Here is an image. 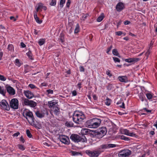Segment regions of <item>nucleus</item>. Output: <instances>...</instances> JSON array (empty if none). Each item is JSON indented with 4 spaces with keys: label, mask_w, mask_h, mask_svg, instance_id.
Wrapping results in <instances>:
<instances>
[{
    "label": "nucleus",
    "mask_w": 157,
    "mask_h": 157,
    "mask_svg": "<svg viewBox=\"0 0 157 157\" xmlns=\"http://www.w3.org/2000/svg\"><path fill=\"white\" fill-rule=\"evenodd\" d=\"M120 138L121 140H123L125 141H128L130 140L129 138L126 137L124 135L121 136L120 137Z\"/></svg>",
    "instance_id": "obj_34"
},
{
    "label": "nucleus",
    "mask_w": 157,
    "mask_h": 157,
    "mask_svg": "<svg viewBox=\"0 0 157 157\" xmlns=\"http://www.w3.org/2000/svg\"><path fill=\"white\" fill-rule=\"evenodd\" d=\"M70 138L75 142H86L87 141V139L84 136H79L77 134H72L71 135Z\"/></svg>",
    "instance_id": "obj_3"
},
{
    "label": "nucleus",
    "mask_w": 157,
    "mask_h": 157,
    "mask_svg": "<svg viewBox=\"0 0 157 157\" xmlns=\"http://www.w3.org/2000/svg\"><path fill=\"white\" fill-rule=\"evenodd\" d=\"M35 114L37 117L41 118L44 117L45 113L43 111H37L35 112Z\"/></svg>",
    "instance_id": "obj_17"
},
{
    "label": "nucleus",
    "mask_w": 157,
    "mask_h": 157,
    "mask_svg": "<svg viewBox=\"0 0 157 157\" xmlns=\"http://www.w3.org/2000/svg\"><path fill=\"white\" fill-rule=\"evenodd\" d=\"M0 105L2 108L4 110L9 111L10 109V105L9 104L5 99L2 100L0 101Z\"/></svg>",
    "instance_id": "obj_9"
},
{
    "label": "nucleus",
    "mask_w": 157,
    "mask_h": 157,
    "mask_svg": "<svg viewBox=\"0 0 157 157\" xmlns=\"http://www.w3.org/2000/svg\"><path fill=\"white\" fill-rule=\"evenodd\" d=\"M59 41L60 43L63 44L64 42V38L63 36H61L60 38L59 39Z\"/></svg>",
    "instance_id": "obj_47"
},
{
    "label": "nucleus",
    "mask_w": 157,
    "mask_h": 157,
    "mask_svg": "<svg viewBox=\"0 0 157 157\" xmlns=\"http://www.w3.org/2000/svg\"><path fill=\"white\" fill-rule=\"evenodd\" d=\"M21 45L22 48H24L26 47L25 44L23 42H21Z\"/></svg>",
    "instance_id": "obj_59"
},
{
    "label": "nucleus",
    "mask_w": 157,
    "mask_h": 157,
    "mask_svg": "<svg viewBox=\"0 0 157 157\" xmlns=\"http://www.w3.org/2000/svg\"><path fill=\"white\" fill-rule=\"evenodd\" d=\"M150 52H151L150 50V49H149L147 50V51L145 53V55L147 57H146L147 59L148 58L149 56L150 53Z\"/></svg>",
    "instance_id": "obj_45"
},
{
    "label": "nucleus",
    "mask_w": 157,
    "mask_h": 157,
    "mask_svg": "<svg viewBox=\"0 0 157 157\" xmlns=\"http://www.w3.org/2000/svg\"><path fill=\"white\" fill-rule=\"evenodd\" d=\"M88 14H83L80 18V19L82 20H85L87 17L88 16Z\"/></svg>",
    "instance_id": "obj_32"
},
{
    "label": "nucleus",
    "mask_w": 157,
    "mask_h": 157,
    "mask_svg": "<svg viewBox=\"0 0 157 157\" xmlns=\"http://www.w3.org/2000/svg\"><path fill=\"white\" fill-rule=\"evenodd\" d=\"M46 41V39L45 38L40 39L38 41V44L39 45L41 46L45 44Z\"/></svg>",
    "instance_id": "obj_22"
},
{
    "label": "nucleus",
    "mask_w": 157,
    "mask_h": 157,
    "mask_svg": "<svg viewBox=\"0 0 157 157\" xmlns=\"http://www.w3.org/2000/svg\"><path fill=\"white\" fill-rule=\"evenodd\" d=\"M10 19L11 20H13V21H16V19L13 16H11L10 17Z\"/></svg>",
    "instance_id": "obj_62"
},
{
    "label": "nucleus",
    "mask_w": 157,
    "mask_h": 157,
    "mask_svg": "<svg viewBox=\"0 0 157 157\" xmlns=\"http://www.w3.org/2000/svg\"><path fill=\"white\" fill-rule=\"evenodd\" d=\"M79 70L81 72H84L85 70V69L83 66H80L79 67Z\"/></svg>",
    "instance_id": "obj_55"
},
{
    "label": "nucleus",
    "mask_w": 157,
    "mask_h": 157,
    "mask_svg": "<svg viewBox=\"0 0 157 157\" xmlns=\"http://www.w3.org/2000/svg\"><path fill=\"white\" fill-rule=\"evenodd\" d=\"M130 23V22L128 21H124V23L125 25H128Z\"/></svg>",
    "instance_id": "obj_64"
},
{
    "label": "nucleus",
    "mask_w": 157,
    "mask_h": 157,
    "mask_svg": "<svg viewBox=\"0 0 157 157\" xmlns=\"http://www.w3.org/2000/svg\"><path fill=\"white\" fill-rule=\"evenodd\" d=\"M60 141L63 143L68 145L70 143V141L69 137L65 135H61L59 136Z\"/></svg>",
    "instance_id": "obj_10"
},
{
    "label": "nucleus",
    "mask_w": 157,
    "mask_h": 157,
    "mask_svg": "<svg viewBox=\"0 0 157 157\" xmlns=\"http://www.w3.org/2000/svg\"><path fill=\"white\" fill-rule=\"evenodd\" d=\"M15 65L19 67H20L21 65V63L20 62L19 59H15Z\"/></svg>",
    "instance_id": "obj_35"
},
{
    "label": "nucleus",
    "mask_w": 157,
    "mask_h": 157,
    "mask_svg": "<svg viewBox=\"0 0 157 157\" xmlns=\"http://www.w3.org/2000/svg\"><path fill=\"white\" fill-rule=\"evenodd\" d=\"M24 117H25L29 122H34V118L33 113L29 110L27 109L25 110L23 113Z\"/></svg>",
    "instance_id": "obj_4"
},
{
    "label": "nucleus",
    "mask_w": 157,
    "mask_h": 157,
    "mask_svg": "<svg viewBox=\"0 0 157 157\" xmlns=\"http://www.w3.org/2000/svg\"><path fill=\"white\" fill-rule=\"evenodd\" d=\"M112 48V45H111L109 47L107 48L106 53L108 54H109V52L110 51Z\"/></svg>",
    "instance_id": "obj_51"
},
{
    "label": "nucleus",
    "mask_w": 157,
    "mask_h": 157,
    "mask_svg": "<svg viewBox=\"0 0 157 157\" xmlns=\"http://www.w3.org/2000/svg\"><path fill=\"white\" fill-rule=\"evenodd\" d=\"M7 49L9 51H11L13 49V45L12 44H9L8 45Z\"/></svg>",
    "instance_id": "obj_44"
},
{
    "label": "nucleus",
    "mask_w": 157,
    "mask_h": 157,
    "mask_svg": "<svg viewBox=\"0 0 157 157\" xmlns=\"http://www.w3.org/2000/svg\"><path fill=\"white\" fill-rule=\"evenodd\" d=\"M66 2V0H61L59 3V6L60 8H62Z\"/></svg>",
    "instance_id": "obj_31"
},
{
    "label": "nucleus",
    "mask_w": 157,
    "mask_h": 157,
    "mask_svg": "<svg viewBox=\"0 0 157 157\" xmlns=\"http://www.w3.org/2000/svg\"><path fill=\"white\" fill-rule=\"evenodd\" d=\"M25 95L28 98L31 99L33 97V94L29 90L24 91Z\"/></svg>",
    "instance_id": "obj_15"
},
{
    "label": "nucleus",
    "mask_w": 157,
    "mask_h": 157,
    "mask_svg": "<svg viewBox=\"0 0 157 157\" xmlns=\"http://www.w3.org/2000/svg\"><path fill=\"white\" fill-rule=\"evenodd\" d=\"M18 101L16 98L12 99L10 102V106L14 109H17L18 108Z\"/></svg>",
    "instance_id": "obj_8"
},
{
    "label": "nucleus",
    "mask_w": 157,
    "mask_h": 157,
    "mask_svg": "<svg viewBox=\"0 0 157 157\" xmlns=\"http://www.w3.org/2000/svg\"><path fill=\"white\" fill-rule=\"evenodd\" d=\"M43 5V4L41 3H40L38 4L36 9V12H38L40 9L42 8Z\"/></svg>",
    "instance_id": "obj_30"
},
{
    "label": "nucleus",
    "mask_w": 157,
    "mask_h": 157,
    "mask_svg": "<svg viewBox=\"0 0 157 157\" xmlns=\"http://www.w3.org/2000/svg\"><path fill=\"white\" fill-rule=\"evenodd\" d=\"M7 92L10 95H13L15 94V91L14 89L10 86L6 87Z\"/></svg>",
    "instance_id": "obj_11"
},
{
    "label": "nucleus",
    "mask_w": 157,
    "mask_h": 157,
    "mask_svg": "<svg viewBox=\"0 0 157 157\" xmlns=\"http://www.w3.org/2000/svg\"><path fill=\"white\" fill-rule=\"evenodd\" d=\"M20 141H21L22 142V143H24L25 141V140L22 136H21L20 137Z\"/></svg>",
    "instance_id": "obj_58"
},
{
    "label": "nucleus",
    "mask_w": 157,
    "mask_h": 157,
    "mask_svg": "<svg viewBox=\"0 0 157 157\" xmlns=\"http://www.w3.org/2000/svg\"><path fill=\"white\" fill-rule=\"evenodd\" d=\"M101 152L100 148L93 151L86 150L85 151L86 153L90 157H98Z\"/></svg>",
    "instance_id": "obj_5"
},
{
    "label": "nucleus",
    "mask_w": 157,
    "mask_h": 157,
    "mask_svg": "<svg viewBox=\"0 0 157 157\" xmlns=\"http://www.w3.org/2000/svg\"><path fill=\"white\" fill-rule=\"evenodd\" d=\"M71 152L72 155L73 156H77L81 155V154L80 153L76 151H72Z\"/></svg>",
    "instance_id": "obj_36"
},
{
    "label": "nucleus",
    "mask_w": 157,
    "mask_h": 157,
    "mask_svg": "<svg viewBox=\"0 0 157 157\" xmlns=\"http://www.w3.org/2000/svg\"><path fill=\"white\" fill-rule=\"evenodd\" d=\"M53 109L54 114L56 115H58L60 112L59 108L57 106Z\"/></svg>",
    "instance_id": "obj_20"
},
{
    "label": "nucleus",
    "mask_w": 157,
    "mask_h": 157,
    "mask_svg": "<svg viewBox=\"0 0 157 157\" xmlns=\"http://www.w3.org/2000/svg\"><path fill=\"white\" fill-rule=\"evenodd\" d=\"M112 53L115 56H117L119 57H120V56L119 53H118L117 49H114L112 50Z\"/></svg>",
    "instance_id": "obj_24"
},
{
    "label": "nucleus",
    "mask_w": 157,
    "mask_h": 157,
    "mask_svg": "<svg viewBox=\"0 0 157 157\" xmlns=\"http://www.w3.org/2000/svg\"><path fill=\"white\" fill-rule=\"evenodd\" d=\"M80 27L78 23H77L76 26L75 28L74 31V33H77L79 32V31Z\"/></svg>",
    "instance_id": "obj_27"
},
{
    "label": "nucleus",
    "mask_w": 157,
    "mask_h": 157,
    "mask_svg": "<svg viewBox=\"0 0 157 157\" xmlns=\"http://www.w3.org/2000/svg\"><path fill=\"white\" fill-rule=\"evenodd\" d=\"M122 133L130 136H134L135 134L132 132H130L127 129H123L122 130Z\"/></svg>",
    "instance_id": "obj_13"
},
{
    "label": "nucleus",
    "mask_w": 157,
    "mask_h": 157,
    "mask_svg": "<svg viewBox=\"0 0 157 157\" xmlns=\"http://www.w3.org/2000/svg\"><path fill=\"white\" fill-rule=\"evenodd\" d=\"M17 146L19 149L22 151H24L25 149V147L22 145L18 144Z\"/></svg>",
    "instance_id": "obj_40"
},
{
    "label": "nucleus",
    "mask_w": 157,
    "mask_h": 157,
    "mask_svg": "<svg viewBox=\"0 0 157 157\" xmlns=\"http://www.w3.org/2000/svg\"><path fill=\"white\" fill-rule=\"evenodd\" d=\"M146 95L148 99L149 100L151 99L153 97L152 94L150 93H146Z\"/></svg>",
    "instance_id": "obj_28"
},
{
    "label": "nucleus",
    "mask_w": 157,
    "mask_h": 157,
    "mask_svg": "<svg viewBox=\"0 0 157 157\" xmlns=\"http://www.w3.org/2000/svg\"><path fill=\"white\" fill-rule=\"evenodd\" d=\"M46 92L47 93V94H52L53 93V91L52 90L49 89L46 90Z\"/></svg>",
    "instance_id": "obj_49"
},
{
    "label": "nucleus",
    "mask_w": 157,
    "mask_h": 157,
    "mask_svg": "<svg viewBox=\"0 0 157 157\" xmlns=\"http://www.w3.org/2000/svg\"><path fill=\"white\" fill-rule=\"evenodd\" d=\"M104 18V14L102 13L101 15L99 16L97 19V21L98 22H100L101 21L103 18Z\"/></svg>",
    "instance_id": "obj_25"
},
{
    "label": "nucleus",
    "mask_w": 157,
    "mask_h": 157,
    "mask_svg": "<svg viewBox=\"0 0 157 157\" xmlns=\"http://www.w3.org/2000/svg\"><path fill=\"white\" fill-rule=\"evenodd\" d=\"M117 145L114 144H107L108 148H113L116 147Z\"/></svg>",
    "instance_id": "obj_37"
},
{
    "label": "nucleus",
    "mask_w": 157,
    "mask_h": 157,
    "mask_svg": "<svg viewBox=\"0 0 157 157\" xmlns=\"http://www.w3.org/2000/svg\"><path fill=\"white\" fill-rule=\"evenodd\" d=\"M71 94H72V96H75L77 95V92L75 90L71 92Z\"/></svg>",
    "instance_id": "obj_56"
},
{
    "label": "nucleus",
    "mask_w": 157,
    "mask_h": 157,
    "mask_svg": "<svg viewBox=\"0 0 157 157\" xmlns=\"http://www.w3.org/2000/svg\"><path fill=\"white\" fill-rule=\"evenodd\" d=\"M113 59L114 62L115 63H120V60L118 58L116 57H113Z\"/></svg>",
    "instance_id": "obj_43"
},
{
    "label": "nucleus",
    "mask_w": 157,
    "mask_h": 157,
    "mask_svg": "<svg viewBox=\"0 0 157 157\" xmlns=\"http://www.w3.org/2000/svg\"><path fill=\"white\" fill-rule=\"evenodd\" d=\"M34 17L36 22L37 23L40 24L42 23V21L40 20L39 18L37 16L36 12L34 13Z\"/></svg>",
    "instance_id": "obj_19"
},
{
    "label": "nucleus",
    "mask_w": 157,
    "mask_h": 157,
    "mask_svg": "<svg viewBox=\"0 0 157 157\" xmlns=\"http://www.w3.org/2000/svg\"><path fill=\"white\" fill-rule=\"evenodd\" d=\"M118 80L121 82L127 83L128 82L127 77L126 76H120L118 77Z\"/></svg>",
    "instance_id": "obj_14"
},
{
    "label": "nucleus",
    "mask_w": 157,
    "mask_h": 157,
    "mask_svg": "<svg viewBox=\"0 0 157 157\" xmlns=\"http://www.w3.org/2000/svg\"><path fill=\"white\" fill-rule=\"evenodd\" d=\"M106 74L110 77H111L112 76V74L111 73L110 71L109 70L106 71Z\"/></svg>",
    "instance_id": "obj_50"
},
{
    "label": "nucleus",
    "mask_w": 157,
    "mask_h": 157,
    "mask_svg": "<svg viewBox=\"0 0 157 157\" xmlns=\"http://www.w3.org/2000/svg\"><path fill=\"white\" fill-rule=\"evenodd\" d=\"M140 60V59L139 58H129L127 59H125V61L128 63H135L137 62Z\"/></svg>",
    "instance_id": "obj_18"
},
{
    "label": "nucleus",
    "mask_w": 157,
    "mask_h": 157,
    "mask_svg": "<svg viewBox=\"0 0 157 157\" xmlns=\"http://www.w3.org/2000/svg\"><path fill=\"white\" fill-rule=\"evenodd\" d=\"M36 105V103L34 101L32 100H30L29 106L32 107H34Z\"/></svg>",
    "instance_id": "obj_26"
},
{
    "label": "nucleus",
    "mask_w": 157,
    "mask_h": 157,
    "mask_svg": "<svg viewBox=\"0 0 157 157\" xmlns=\"http://www.w3.org/2000/svg\"><path fill=\"white\" fill-rule=\"evenodd\" d=\"M20 134V133L19 132H17L16 133H14L13 135V137H17Z\"/></svg>",
    "instance_id": "obj_57"
},
{
    "label": "nucleus",
    "mask_w": 157,
    "mask_h": 157,
    "mask_svg": "<svg viewBox=\"0 0 157 157\" xmlns=\"http://www.w3.org/2000/svg\"><path fill=\"white\" fill-rule=\"evenodd\" d=\"M48 84L45 82H43L41 84V86H47Z\"/></svg>",
    "instance_id": "obj_60"
},
{
    "label": "nucleus",
    "mask_w": 157,
    "mask_h": 157,
    "mask_svg": "<svg viewBox=\"0 0 157 157\" xmlns=\"http://www.w3.org/2000/svg\"><path fill=\"white\" fill-rule=\"evenodd\" d=\"M28 87L32 89H37L38 88L34 85L32 84H30L29 85Z\"/></svg>",
    "instance_id": "obj_42"
},
{
    "label": "nucleus",
    "mask_w": 157,
    "mask_h": 157,
    "mask_svg": "<svg viewBox=\"0 0 157 157\" xmlns=\"http://www.w3.org/2000/svg\"><path fill=\"white\" fill-rule=\"evenodd\" d=\"M143 109L144 110H145L146 111L147 113H150V112H151V110H148V109H147L146 108H144Z\"/></svg>",
    "instance_id": "obj_63"
},
{
    "label": "nucleus",
    "mask_w": 157,
    "mask_h": 157,
    "mask_svg": "<svg viewBox=\"0 0 157 157\" xmlns=\"http://www.w3.org/2000/svg\"><path fill=\"white\" fill-rule=\"evenodd\" d=\"M27 135L29 138L32 137V135L29 129H27L26 131Z\"/></svg>",
    "instance_id": "obj_39"
},
{
    "label": "nucleus",
    "mask_w": 157,
    "mask_h": 157,
    "mask_svg": "<svg viewBox=\"0 0 157 157\" xmlns=\"http://www.w3.org/2000/svg\"><path fill=\"white\" fill-rule=\"evenodd\" d=\"M51 2L50 3V5L51 6H55L56 4V0H51Z\"/></svg>",
    "instance_id": "obj_46"
},
{
    "label": "nucleus",
    "mask_w": 157,
    "mask_h": 157,
    "mask_svg": "<svg viewBox=\"0 0 157 157\" xmlns=\"http://www.w3.org/2000/svg\"><path fill=\"white\" fill-rule=\"evenodd\" d=\"M138 96L140 99L142 101H144V99L145 98V96L143 92L140 93L139 94Z\"/></svg>",
    "instance_id": "obj_23"
},
{
    "label": "nucleus",
    "mask_w": 157,
    "mask_h": 157,
    "mask_svg": "<svg viewBox=\"0 0 157 157\" xmlns=\"http://www.w3.org/2000/svg\"><path fill=\"white\" fill-rule=\"evenodd\" d=\"M101 122L100 119L94 118L88 120L86 123V126L90 128H96L99 126Z\"/></svg>",
    "instance_id": "obj_1"
},
{
    "label": "nucleus",
    "mask_w": 157,
    "mask_h": 157,
    "mask_svg": "<svg viewBox=\"0 0 157 157\" xmlns=\"http://www.w3.org/2000/svg\"><path fill=\"white\" fill-rule=\"evenodd\" d=\"M81 85H82L81 83V82H79L77 86L78 87V88H79V89H80L81 87Z\"/></svg>",
    "instance_id": "obj_61"
},
{
    "label": "nucleus",
    "mask_w": 157,
    "mask_h": 157,
    "mask_svg": "<svg viewBox=\"0 0 157 157\" xmlns=\"http://www.w3.org/2000/svg\"><path fill=\"white\" fill-rule=\"evenodd\" d=\"M115 34L118 36H120L123 34V32L121 31H119L115 33Z\"/></svg>",
    "instance_id": "obj_53"
},
{
    "label": "nucleus",
    "mask_w": 157,
    "mask_h": 157,
    "mask_svg": "<svg viewBox=\"0 0 157 157\" xmlns=\"http://www.w3.org/2000/svg\"><path fill=\"white\" fill-rule=\"evenodd\" d=\"M111 100L108 98H107L106 100V101L105 102V104L108 105L109 106V105L111 104Z\"/></svg>",
    "instance_id": "obj_33"
},
{
    "label": "nucleus",
    "mask_w": 157,
    "mask_h": 157,
    "mask_svg": "<svg viewBox=\"0 0 157 157\" xmlns=\"http://www.w3.org/2000/svg\"><path fill=\"white\" fill-rule=\"evenodd\" d=\"M100 148V150L101 151V149H106L108 148V147H107V144H102L101 145L100 147L98 148V149Z\"/></svg>",
    "instance_id": "obj_41"
},
{
    "label": "nucleus",
    "mask_w": 157,
    "mask_h": 157,
    "mask_svg": "<svg viewBox=\"0 0 157 157\" xmlns=\"http://www.w3.org/2000/svg\"><path fill=\"white\" fill-rule=\"evenodd\" d=\"M65 124L68 127H71L73 126L74 124L72 122L67 121L66 122Z\"/></svg>",
    "instance_id": "obj_29"
},
{
    "label": "nucleus",
    "mask_w": 157,
    "mask_h": 157,
    "mask_svg": "<svg viewBox=\"0 0 157 157\" xmlns=\"http://www.w3.org/2000/svg\"><path fill=\"white\" fill-rule=\"evenodd\" d=\"M132 153L129 149H124L118 153L119 157H128Z\"/></svg>",
    "instance_id": "obj_7"
},
{
    "label": "nucleus",
    "mask_w": 157,
    "mask_h": 157,
    "mask_svg": "<svg viewBox=\"0 0 157 157\" xmlns=\"http://www.w3.org/2000/svg\"><path fill=\"white\" fill-rule=\"evenodd\" d=\"M6 78L3 75L0 74V80L2 81H5L6 80Z\"/></svg>",
    "instance_id": "obj_48"
},
{
    "label": "nucleus",
    "mask_w": 157,
    "mask_h": 157,
    "mask_svg": "<svg viewBox=\"0 0 157 157\" xmlns=\"http://www.w3.org/2000/svg\"><path fill=\"white\" fill-rule=\"evenodd\" d=\"M73 120L76 124H79L85 118L84 113L81 111H76L73 114Z\"/></svg>",
    "instance_id": "obj_2"
},
{
    "label": "nucleus",
    "mask_w": 157,
    "mask_h": 157,
    "mask_svg": "<svg viewBox=\"0 0 157 157\" xmlns=\"http://www.w3.org/2000/svg\"><path fill=\"white\" fill-rule=\"evenodd\" d=\"M124 7L123 3L119 2L116 5V9L117 11L120 12L124 9Z\"/></svg>",
    "instance_id": "obj_16"
},
{
    "label": "nucleus",
    "mask_w": 157,
    "mask_h": 157,
    "mask_svg": "<svg viewBox=\"0 0 157 157\" xmlns=\"http://www.w3.org/2000/svg\"><path fill=\"white\" fill-rule=\"evenodd\" d=\"M89 130V129H88L84 128V129H83L81 131L84 133H85V132L86 133L87 132H88Z\"/></svg>",
    "instance_id": "obj_54"
},
{
    "label": "nucleus",
    "mask_w": 157,
    "mask_h": 157,
    "mask_svg": "<svg viewBox=\"0 0 157 157\" xmlns=\"http://www.w3.org/2000/svg\"><path fill=\"white\" fill-rule=\"evenodd\" d=\"M30 101V100H28L27 99H25L24 100V103L25 105H29Z\"/></svg>",
    "instance_id": "obj_38"
},
{
    "label": "nucleus",
    "mask_w": 157,
    "mask_h": 157,
    "mask_svg": "<svg viewBox=\"0 0 157 157\" xmlns=\"http://www.w3.org/2000/svg\"><path fill=\"white\" fill-rule=\"evenodd\" d=\"M48 106L50 108H54L57 106V103L55 100H53L48 101Z\"/></svg>",
    "instance_id": "obj_12"
},
{
    "label": "nucleus",
    "mask_w": 157,
    "mask_h": 157,
    "mask_svg": "<svg viewBox=\"0 0 157 157\" xmlns=\"http://www.w3.org/2000/svg\"><path fill=\"white\" fill-rule=\"evenodd\" d=\"M26 55L30 60H33L34 59L33 54L32 52L30 50H29V51L26 53Z\"/></svg>",
    "instance_id": "obj_21"
},
{
    "label": "nucleus",
    "mask_w": 157,
    "mask_h": 157,
    "mask_svg": "<svg viewBox=\"0 0 157 157\" xmlns=\"http://www.w3.org/2000/svg\"><path fill=\"white\" fill-rule=\"evenodd\" d=\"M107 129L105 127H101L99 128L97 132L98 137L100 138L105 135L107 133Z\"/></svg>",
    "instance_id": "obj_6"
},
{
    "label": "nucleus",
    "mask_w": 157,
    "mask_h": 157,
    "mask_svg": "<svg viewBox=\"0 0 157 157\" xmlns=\"http://www.w3.org/2000/svg\"><path fill=\"white\" fill-rule=\"evenodd\" d=\"M71 3V0H68L66 3V6L67 7H69Z\"/></svg>",
    "instance_id": "obj_52"
}]
</instances>
